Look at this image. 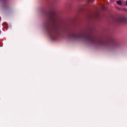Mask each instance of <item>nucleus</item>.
Returning a JSON list of instances; mask_svg holds the SVG:
<instances>
[{"label":"nucleus","instance_id":"obj_1","mask_svg":"<svg viewBox=\"0 0 127 127\" xmlns=\"http://www.w3.org/2000/svg\"><path fill=\"white\" fill-rule=\"evenodd\" d=\"M84 37L91 42L100 44L103 45L104 41L101 39H98L94 36L91 35L85 36L83 35H79L76 38H82Z\"/></svg>","mask_w":127,"mask_h":127},{"label":"nucleus","instance_id":"obj_2","mask_svg":"<svg viewBox=\"0 0 127 127\" xmlns=\"http://www.w3.org/2000/svg\"><path fill=\"white\" fill-rule=\"evenodd\" d=\"M59 32V30L58 29H55L53 28L51 30L50 32H49V34L51 37L54 35H56Z\"/></svg>","mask_w":127,"mask_h":127},{"label":"nucleus","instance_id":"obj_3","mask_svg":"<svg viewBox=\"0 0 127 127\" xmlns=\"http://www.w3.org/2000/svg\"><path fill=\"white\" fill-rule=\"evenodd\" d=\"M118 20L120 22H125L127 21V19L124 17H121L119 18Z\"/></svg>","mask_w":127,"mask_h":127},{"label":"nucleus","instance_id":"obj_4","mask_svg":"<svg viewBox=\"0 0 127 127\" xmlns=\"http://www.w3.org/2000/svg\"><path fill=\"white\" fill-rule=\"evenodd\" d=\"M116 3L119 5H121L122 4L121 1L120 0L117 1Z\"/></svg>","mask_w":127,"mask_h":127},{"label":"nucleus","instance_id":"obj_5","mask_svg":"<svg viewBox=\"0 0 127 127\" xmlns=\"http://www.w3.org/2000/svg\"><path fill=\"white\" fill-rule=\"evenodd\" d=\"M52 20H53V21H55V19H54V18H52Z\"/></svg>","mask_w":127,"mask_h":127},{"label":"nucleus","instance_id":"obj_6","mask_svg":"<svg viewBox=\"0 0 127 127\" xmlns=\"http://www.w3.org/2000/svg\"><path fill=\"white\" fill-rule=\"evenodd\" d=\"M126 5L127 6V0L126 1Z\"/></svg>","mask_w":127,"mask_h":127},{"label":"nucleus","instance_id":"obj_7","mask_svg":"<svg viewBox=\"0 0 127 127\" xmlns=\"http://www.w3.org/2000/svg\"><path fill=\"white\" fill-rule=\"evenodd\" d=\"M89 0V1H92L93 0Z\"/></svg>","mask_w":127,"mask_h":127},{"label":"nucleus","instance_id":"obj_8","mask_svg":"<svg viewBox=\"0 0 127 127\" xmlns=\"http://www.w3.org/2000/svg\"><path fill=\"white\" fill-rule=\"evenodd\" d=\"M52 15H53V14H54V13H52Z\"/></svg>","mask_w":127,"mask_h":127}]
</instances>
